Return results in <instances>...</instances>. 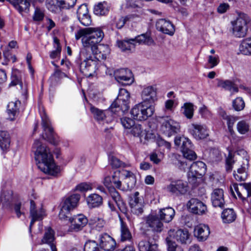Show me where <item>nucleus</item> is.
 Wrapping results in <instances>:
<instances>
[{"label":"nucleus","instance_id":"53","mask_svg":"<svg viewBox=\"0 0 251 251\" xmlns=\"http://www.w3.org/2000/svg\"><path fill=\"white\" fill-rule=\"evenodd\" d=\"M90 224L95 225L96 229L98 230H100L103 227L105 222L102 219L95 217L93 219H90Z\"/></svg>","mask_w":251,"mask_h":251},{"label":"nucleus","instance_id":"20","mask_svg":"<svg viewBox=\"0 0 251 251\" xmlns=\"http://www.w3.org/2000/svg\"><path fill=\"white\" fill-rule=\"evenodd\" d=\"M94 48L90 49V50L91 53L94 55V58L99 61L105 59L110 53V49L106 45L99 44Z\"/></svg>","mask_w":251,"mask_h":251},{"label":"nucleus","instance_id":"11","mask_svg":"<svg viewBox=\"0 0 251 251\" xmlns=\"http://www.w3.org/2000/svg\"><path fill=\"white\" fill-rule=\"evenodd\" d=\"M41 118L42 120V125L45 132V133L42 135L43 138L54 145H57L58 140L55 137L54 133L53 128L51 126L49 118L45 113L41 116Z\"/></svg>","mask_w":251,"mask_h":251},{"label":"nucleus","instance_id":"18","mask_svg":"<svg viewBox=\"0 0 251 251\" xmlns=\"http://www.w3.org/2000/svg\"><path fill=\"white\" fill-rule=\"evenodd\" d=\"M100 246L106 251H113L116 248L115 240L107 233H102L100 236Z\"/></svg>","mask_w":251,"mask_h":251},{"label":"nucleus","instance_id":"4","mask_svg":"<svg viewBox=\"0 0 251 251\" xmlns=\"http://www.w3.org/2000/svg\"><path fill=\"white\" fill-rule=\"evenodd\" d=\"M129 93L125 89H120L117 98L105 112L110 111L119 116L123 115L129 108Z\"/></svg>","mask_w":251,"mask_h":251},{"label":"nucleus","instance_id":"61","mask_svg":"<svg viewBox=\"0 0 251 251\" xmlns=\"http://www.w3.org/2000/svg\"><path fill=\"white\" fill-rule=\"evenodd\" d=\"M139 193L138 192H135L130 197L129 204V205H134L142 203V201L139 198Z\"/></svg>","mask_w":251,"mask_h":251},{"label":"nucleus","instance_id":"49","mask_svg":"<svg viewBox=\"0 0 251 251\" xmlns=\"http://www.w3.org/2000/svg\"><path fill=\"white\" fill-rule=\"evenodd\" d=\"M112 183L115 185V187L120 190L122 189V182L120 180L121 179V171H115L112 176Z\"/></svg>","mask_w":251,"mask_h":251},{"label":"nucleus","instance_id":"54","mask_svg":"<svg viewBox=\"0 0 251 251\" xmlns=\"http://www.w3.org/2000/svg\"><path fill=\"white\" fill-rule=\"evenodd\" d=\"M217 86L219 87H222L225 90H229L230 91H232V82L230 80H223L221 79H217Z\"/></svg>","mask_w":251,"mask_h":251},{"label":"nucleus","instance_id":"15","mask_svg":"<svg viewBox=\"0 0 251 251\" xmlns=\"http://www.w3.org/2000/svg\"><path fill=\"white\" fill-rule=\"evenodd\" d=\"M169 236H173L178 242L181 244H187L190 243V234L187 229H179L177 230L170 229L168 232Z\"/></svg>","mask_w":251,"mask_h":251},{"label":"nucleus","instance_id":"16","mask_svg":"<svg viewBox=\"0 0 251 251\" xmlns=\"http://www.w3.org/2000/svg\"><path fill=\"white\" fill-rule=\"evenodd\" d=\"M189 131L192 135L196 140L204 139L209 135L206 126L201 125L192 124L189 128Z\"/></svg>","mask_w":251,"mask_h":251},{"label":"nucleus","instance_id":"7","mask_svg":"<svg viewBox=\"0 0 251 251\" xmlns=\"http://www.w3.org/2000/svg\"><path fill=\"white\" fill-rule=\"evenodd\" d=\"M153 112L154 110L152 107L146 105L143 102L135 105L130 111L133 118L140 121L146 120L153 115Z\"/></svg>","mask_w":251,"mask_h":251},{"label":"nucleus","instance_id":"48","mask_svg":"<svg viewBox=\"0 0 251 251\" xmlns=\"http://www.w3.org/2000/svg\"><path fill=\"white\" fill-rule=\"evenodd\" d=\"M60 9L61 10L69 9L73 7L75 5L76 0H58Z\"/></svg>","mask_w":251,"mask_h":251},{"label":"nucleus","instance_id":"41","mask_svg":"<svg viewBox=\"0 0 251 251\" xmlns=\"http://www.w3.org/2000/svg\"><path fill=\"white\" fill-rule=\"evenodd\" d=\"M133 39V38H132ZM135 40L134 44L136 43L143 44L147 45H151L153 44V41L152 38L147 34H143L138 35L134 38Z\"/></svg>","mask_w":251,"mask_h":251},{"label":"nucleus","instance_id":"50","mask_svg":"<svg viewBox=\"0 0 251 251\" xmlns=\"http://www.w3.org/2000/svg\"><path fill=\"white\" fill-rule=\"evenodd\" d=\"M91 111L94 114L95 118L98 121H102L106 116V113L103 110L95 107H91Z\"/></svg>","mask_w":251,"mask_h":251},{"label":"nucleus","instance_id":"14","mask_svg":"<svg viewBox=\"0 0 251 251\" xmlns=\"http://www.w3.org/2000/svg\"><path fill=\"white\" fill-rule=\"evenodd\" d=\"M186 182L181 180L172 181L167 187V191L172 194L178 196L185 194L187 191Z\"/></svg>","mask_w":251,"mask_h":251},{"label":"nucleus","instance_id":"32","mask_svg":"<svg viewBox=\"0 0 251 251\" xmlns=\"http://www.w3.org/2000/svg\"><path fill=\"white\" fill-rule=\"evenodd\" d=\"M120 223L121 241L122 242L130 241L132 239V235L127 226L121 218H120Z\"/></svg>","mask_w":251,"mask_h":251},{"label":"nucleus","instance_id":"38","mask_svg":"<svg viewBox=\"0 0 251 251\" xmlns=\"http://www.w3.org/2000/svg\"><path fill=\"white\" fill-rule=\"evenodd\" d=\"M109 11V7L106 2H100L94 7V12L97 15H105Z\"/></svg>","mask_w":251,"mask_h":251},{"label":"nucleus","instance_id":"22","mask_svg":"<svg viewBox=\"0 0 251 251\" xmlns=\"http://www.w3.org/2000/svg\"><path fill=\"white\" fill-rule=\"evenodd\" d=\"M55 232L51 227H47L45 228L44 236L41 240L43 244H48L52 251H57L56 242L55 241Z\"/></svg>","mask_w":251,"mask_h":251},{"label":"nucleus","instance_id":"43","mask_svg":"<svg viewBox=\"0 0 251 251\" xmlns=\"http://www.w3.org/2000/svg\"><path fill=\"white\" fill-rule=\"evenodd\" d=\"M44 215L45 212L42 208L34 211L33 215L30 214V216L31 217V220L29 226L30 229L36 221H40L42 220Z\"/></svg>","mask_w":251,"mask_h":251},{"label":"nucleus","instance_id":"2","mask_svg":"<svg viewBox=\"0 0 251 251\" xmlns=\"http://www.w3.org/2000/svg\"><path fill=\"white\" fill-rule=\"evenodd\" d=\"M104 37V33L100 28L87 27L79 29L75 34V39L81 38L83 46L82 49L90 50V49H95V47L99 44Z\"/></svg>","mask_w":251,"mask_h":251},{"label":"nucleus","instance_id":"13","mask_svg":"<svg viewBox=\"0 0 251 251\" xmlns=\"http://www.w3.org/2000/svg\"><path fill=\"white\" fill-rule=\"evenodd\" d=\"M147 227L151 228L154 233H160L163 229V224L158 215L150 214L145 218Z\"/></svg>","mask_w":251,"mask_h":251},{"label":"nucleus","instance_id":"8","mask_svg":"<svg viewBox=\"0 0 251 251\" xmlns=\"http://www.w3.org/2000/svg\"><path fill=\"white\" fill-rule=\"evenodd\" d=\"M180 141L182 142L181 151L183 156L190 160H194L196 159L197 155L193 150V145L191 141L184 136H177L175 137V144H178Z\"/></svg>","mask_w":251,"mask_h":251},{"label":"nucleus","instance_id":"12","mask_svg":"<svg viewBox=\"0 0 251 251\" xmlns=\"http://www.w3.org/2000/svg\"><path fill=\"white\" fill-rule=\"evenodd\" d=\"M116 80L125 85H129L133 82V76L131 71L127 69L116 70L114 74Z\"/></svg>","mask_w":251,"mask_h":251},{"label":"nucleus","instance_id":"46","mask_svg":"<svg viewBox=\"0 0 251 251\" xmlns=\"http://www.w3.org/2000/svg\"><path fill=\"white\" fill-rule=\"evenodd\" d=\"M84 251H101L98 244L95 241H88L84 247Z\"/></svg>","mask_w":251,"mask_h":251},{"label":"nucleus","instance_id":"29","mask_svg":"<svg viewBox=\"0 0 251 251\" xmlns=\"http://www.w3.org/2000/svg\"><path fill=\"white\" fill-rule=\"evenodd\" d=\"M175 214V210L173 208L169 207L161 209L157 215L161 221L169 223L173 220Z\"/></svg>","mask_w":251,"mask_h":251},{"label":"nucleus","instance_id":"27","mask_svg":"<svg viewBox=\"0 0 251 251\" xmlns=\"http://www.w3.org/2000/svg\"><path fill=\"white\" fill-rule=\"evenodd\" d=\"M142 99L143 103H151L156 100V89L153 86H148L145 88L142 92Z\"/></svg>","mask_w":251,"mask_h":251},{"label":"nucleus","instance_id":"45","mask_svg":"<svg viewBox=\"0 0 251 251\" xmlns=\"http://www.w3.org/2000/svg\"><path fill=\"white\" fill-rule=\"evenodd\" d=\"M237 130L241 134H245L250 130V126L245 121H239L237 124Z\"/></svg>","mask_w":251,"mask_h":251},{"label":"nucleus","instance_id":"35","mask_svg":"<svg viewBox=\"0 0 251 251\" xmlns=\"http://www.w3.org/2000/svg\"><path fill=\"white\" fill-rule=\"evenodd\" d=\"M13 192L11 190L2 192L0 197V201L4 207H9L13 199Z\"/></svg>","mask_w":251,"mask_h":251},{"label":"nucleus","instance_id":"42","mask_svg":"<svg viewBox=\"0 0 251 251\" xmlns=\"http://www.w3.org/2000/svg\"><path fill=\"white\" fill-rule=\"evenodd\" d=\"M58 1V0H46V7L50 11L57 13L61 10Z\"/></svg>","mask_w":251,"mask_h":251},{"label":"nucleus","instance_id":"51","mask_svg":"<svg viewBox=\"0 0 251 251\" xmlns=\"http://www.w3.org/2000/svg\"><path fill=\"white\" fill-rule=\"evenodd\" d=\"M232 106L237 111L243 110L245 107V102L243 99L238 97L232 101Z\"/></svg>","mask_w":251,"mask_h":251},{"label":"nucleus","instance_id":"28","mask_svg":"<svg viewBox=\"0 0 251 251\" xmlns=\"http://www.w3.org/2000/svg\"><path fill=\"white\" fill-rule=\"evenodd\" d=\"M210 234V229L207 226L200 225L195 228L194 235L200 241L206 240Z\"/></svg>","mask_w":251,"mask_h":251},{"label":"nucleus","instance_id":"62","mask_svg":"<svg viewBox=\"0 0 251 251\" xmlns=\"http://www.w3.org/2000/svg\"><path fill=\"white\" fill-rule=\"evenodd\" d=\"M234 163V161L230 153L229 154L228 157L226 159V169L227 172H230L233 168V165Z\"/></svg>","mask_w":251,"mask_h":251},{"label":"nucleus","instance_id":"57","mask_svg":"<svg viewBox=\"0 0 251 251\" xmlns=\"http://www.w3.org/2000/svg\"><path fill=\"white\" fill-rule=\"evenodd\" d=\"M172 237H167L166 241L168 245V251H177L179 249V247L176 244L175 241L171 239Z\"/></svg>","mask_w":251,"mask_h":251},{"label":"nucleus","instance_id":"47","mask_svg":"<svg viewBox=\"0 0 251 251\" xmlns=\"http://www.w3.org/2000/svg\"><path fill=\"white\" fill-rule=\"evenodd\" d=\"M209 158L213 163L217 162L221 160L222 155L218 150L214 149L210 151Z\"/></svg>","mask_w":251,"mask_h":251},{"label":"nucleus","instance_id":"5","mask_svg":"<svg viewBox=\"0 0 251 251\" xmlns=\"http://www.w3.org/2000/svg\"><path fill=\"white\" fill-rule=\"evenodd\" d=\"M250 22V18L247 14L239 13L236 21L232 23L234 35L238 38L245 37L248 31L247 25Z\"/></svg>","mask_w":251,"mask_h":251},{"label":"nucleus","instance_id":"24","mask_svg":"<svg viewBox=\"0 0 251 251\" xmlns=\"http://www.w3.org/2000/svg\"><path fill=\"white\" fill-rule=\"evenodd\" d=\"M110 195L115 201L119 210L123 213L127 212L126 204L123 201L119 192L114 187L110 188L109 190Z\"/></svg>","mask_w":251,"mask_h":251},{"label":"nucleus","instance_id":"6","mask_svg":"<svg viewBox=\"0 0 251 251\" xmlns=\"http://www.w3.org/2000/svg\"><path fill=\"white\" fill-rule=\"evenodd\" d=\"M80 195L75 194L66 198L62 201L59 217L61 220H67L71 210L75 208L80 200Z\"/></svg>","mask_w":251,"mask_h":251},{"label":"nucleus","instance_id":"25","mask_svg":"<svg viewBox=\"0 0 251 251\" xmlns=\"http://www.w3.org/2000/svg\"><path fill=\"white\" fill-rule=\"evenodd\" d=\"M249 167V160L243 158V164L239 168L237 172H234L233 176L237 181H245L247 178V170Z\"/></svg>","mask_w":251,"mask_h":251},{"label":"nucleus","instance_id":"39","mask_svg":"<svg viewBox=\"0 0 251 251\" xmlns=\"http://www.w3.org/2000/svg\"><path fill=\"white\" fill-rule=\"evenodd\" d=\"M10 145V138L5 131L0 130V147L3 150L7 149Z\"/></svg>","mask_w":251,"mask_h":251},{"label":"nucleus","instance_id":"52","mask_svg":"<svg viewBox=\"0 0 251 251\" xmlns=\"http://www.w3.org/2000/svg\"><path fill=\"white\" fill-rule=\"evenodd\" d=\"M193 104L191 103H186L182 107L184 109L183 114L188 119H191L193 116Z\"/></svg>","mask_w":251,"mask_h":251},{"label":"nucleus","instance_id":"26","mask_svg":"<svg viewBox=\"0 0 251 251\" xmlns=\"http://www.w3.org/2000/svg\"><path fill=\"white\" fill-rule=\"evenodd\" d=\"M211 201L214 207L223 208L225 201L224 197V191L222 189H215L211 194Z\"/></svg>","mask_w":251,"mask_h":251},{"label":"nucleus","instance_id":"1","mask_svg":"<svg viewBox=\"0 0 251 251\" xmlns=\"http://www.w3.org/2000/svg\"><path fill=\"white\" fill-rule=\"evenodd\" d=\"M32 149L38 168L45 174L58 176L60 169L55 164L49 148L42 144L39 140H36L33 144Z\"/></svg>","mask_w":251,"mask_h":251},{"label":"nucleus","instance_id":"37","mask_svg":"<svg viewBox=\"0 0 251 251\" xmlns=\"http://www.w3.org/2000/svg\"><path fill=\"white\" fill-rule=\"evenodd\" d=\"M121 179L125 180H130V183H128V187H134L136 182V179L134 174L129 171L122 170L121 171Z\"/></svg>","mask_w":251,"mask_h":251},{"label":"nucleus","instance_id":"10","mask_svg":"<svg viewBox=\"0 0 251 251\" xmlns=\"http://www.w3.org/2000/svg\"><path fill=\"white\" fill-rule=\"evenodd\" d=\"M161 123V130L168 137H171L180 131L179 123L168 117L163 118Z\"/></svg>","mask_w":251,"mask_h":251},{"label":"nucleus","instance_id":"21","mask_svg":"<svg viewBox=\"0 0 251 251\" xmlns=\"http://www.w3.org/2000/svg\"><path fill=\"white\" fill-rule=\"evenodd\" d=\"M156 27L158 30L170 35H173L175 31L173 24L165 19H159L156 22Z\"/></svg>","mask_w":251,"mask_h":251},{"label":"nucleus","instance_id":"9","mask_svg":"<svg viewBox=\"0 0 251 251\" xmlns=\"http://www.w3.org/2000/svg\"><path fill=\"white\" fill-rule=\"evenodd\" d=\"M206 166L202 161L193 162L189 168L188 178L189 182L195 183L197 178L201 177L206 173Z\"/></svg>","mask_w":251,"mask_h":251},{"label":"nucleus","instance_id":"34","mask_svg":"<svg viewBox=\"0 0 251 251\" xmlns=\"http://www.w3.org/2000/svg\"><path fill=\"white\" fill-rule=\"evenodd\" d=\"M239 50L244 55H251V36L242 41L239 46Z\"/></svg>","mask_w":251,"mask_h":251},{"label":"nucleus","instance_id":"63","mask_svg":"<svg viewBox=\"0 0 251 251\" xmlns=\"http://www.w3.org/2000/svg\"><path fill=\"white\" fill-rule=\"evenodd\" d=\"M219 62L218 56H213L209 55L208 56V63L209 64V68H213L217 66Z\"/></svg>","mask_w":251,"mask_h":251},{"label":"nucleus","instance_id":"44","mask_svg":"<svg viewBox=\"0 0 251 251\" xmlns=\"http://www.w3.org/2000/svg\"><path fill=\"white\" fill-rule=\"evenodd\" d=\"M109 161L110 165L113 168L125 167L126 166V164L124 162L113 155L109 156Z\"/></svg>","mask_w":251,"mask_h":251},{"label":"nucleus","instance_id":"56","mask_svg":"<svg viewBox=\"0 0 251 251\" xmlns=\"http://www.w3.org/2000/svg\"><path fill=\"white\" fill-rule=\"evenodd\" d=\"M77 19H80L84 16H86V15H89L88 14V10L86 5L82 4L77 9Z\"/></svg>","mask_w":251,"mask_h":251},{"label":"nucleus","instance_id":"30","mask_svg":"<svg viewBox=\"0 0 251 251\" xmlns=\"http://www.w3.org/2000/svg\"><path fill=\"white\" fill-rule=\"evenodd\" d=\"M86 201L89 208H95L102 204V198L98 194H93L86 198Z\"/></svg>","mask_w":251,"mask_h":251},{"label":"nucleus","instance_id":"17","mask_svg":"<svg viewBox=\"0 0 251 251\" xmlns=\"http://www.w3.org/2000/svg\"><path fill=\"white\" fill-rule=\"evenodd\" d=\"M233 187L239 198L244 201L251 197V183L234 184Z\"/></svg>","mask_w":251,"mask_h":251},{"label":"nucleus","instance_id":"33","mask_svg":"<svg viewBox=\"0 0 251 251\" xmlns=\"http://www.w3.org/2000/svg\"><path fill=\"white\" fill-rule=\"evenodd\" d=\"M222 218L224 223H230L235 221L236 215L233 209L227 208L223 211Z\"/></svg>","mask_w":251,"mask_h":251},{"label":"nucleus","instance_id":"64","mask_svg":"<svg viewBox=\"0 0 251 251\" xmlns=\"http://www.w3.org/2000/svg\"><path fill=\"white\" fill-rule=\"evenodd\" d=\"M150 247V242L148 241H141L138 244V248L140 251H149L147 247Z\"/></svg>","mask_w":251,"mask_h":251},{"label":"nucleus","instance_id":"19","mask_svg":"<svg viewBox=\"0 0 251 251\" xmlns=\"http://www.w3.org/2000/svg\"><path fill=\"white\" fill-rule=\"evenodd\" d=\"M68 218L71 224V228L75 231L81 230L88 222L87 218L81 214L74 216L73 217L69 216Z\"/></svg>","mask_w":251,"mask_h":251},{"label":"nucleus","instance_id":"3","mask_svg":"<svg viewBox=\"0 0 251 251\" xmlns=\"http://www.w3.org/2000/svg\"><path fill=\"white\" fill-rule=\"evenodd\" d=\"M77 62L81 72L86 76H92L98 69L99 61L92 56L90 50L85 49H81Z\"/></svg>","mask_w":251,"mask_h":251},{"label":"nucleus","instance_id":"60","mask_svg":"<svg viewBox=\"0 0 251 251\" xmlns=\"http://www.w3.org/2000/svg\"><path fill=\"white\" fill-rule=\"evenodd\" d=\"M129 205L131 208V211L133 214L136 215H139L143 213V209L142 203Z\"/></svg>","mask_w":251,"mask_h":251},{"label":"nucleus","instance_id":"36","mask_svg":"<svg viewBox=\"0 0 251 251\" xmlns=\"http://www.w3.org/2000/svg\"><path fill=\"white\" fill-rule=\"evenodd\" d=\"M134 41L135 40L133 39L118 41L117 45L122 51L129 50L134 48L135 45Z\"/></svg>","mask_w":251,"mask_h":251},{"label":"nucleus","instance_id":"59","mask_svg":"<svg viewBox=\"0 0 251 251\" xmlns=\"http://www.w3.org/2000/svg\"><path fill=\"white\" fill-rule=\"evenodd\" d=\"M11 82L9 84L10 86H13L19 84L21 88H23V83L20 77L15 73H13L11 76Z\"/></svg>","mask_w":251,"mask_h":251},{"label":"nucleus","instance_id":"55","mask_svg":"<svg viewBox=\"0 0 251 251\" xmlns=\"http://www.w3.org/2000/svg\"><path fill=\"white\" fill-rule=\"evenodd\" d=\"M121 122L123 126L126 129H130L135 125L134 121L131 118L124 117L121 118Z\"/></svg>","mask_w":251,"mask_h":251},{"label":"nucleus","instance_id":"23","mask_svg":"<svg viewBox=\"0 0 251 251\" xmlns=\"http://www.w3.org/2000/svg\"><path fill=\"white\" fill-rule=\"evenodd\" d=\"M187 206L190 211L196 214H202L207 209L206 206L197 199L192 198L188 202Z\"/></svg>","mask_w":251,"mask_h":251},{"label":"nucleus","instance_id":"31","mask_svg":"<svg viewBox=\"0 0 251 251\" xmlns=\"http://www.w3.org/2000/svg\"><path fill=\"white\" fill-rule=\"evenodd\" d=\"M19 113V108L18 106V102H10L7 105V113L8 119L10 121H14Z\"/></svg>","mask_w":251,"mask_h":251},{"label":"nucleus","instance_id":"40","mask_svg":"<svg viewBox=\"0 0 251 251\" xmlns=\"http://www.w3.org/2000/svg\"><path fill=\"white\" fill-rule=\"evenodd\" d=\"M130 16L115 17L112 20V24L117 29H122L124 26L126 22L130 19Z\"/></svg>","mask_w":251,"mask_h":251},{"label":"nucleus","instance_id":"58","mask_svg":"<svg viewBox=\"0 0 251 251\" xmlns=\"http://www.w3.org/2000/svg\"><path fill=\"white\" fill-rule=\"evenodd\" d=\"M130 129V133L135 137H140L143 130L139 124L134 125Z\"/></svg>","mask_w":251,"mask_h":251}]
</instances>
